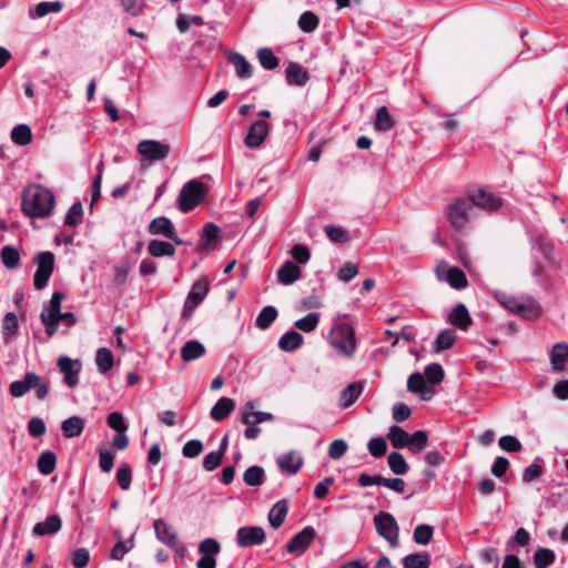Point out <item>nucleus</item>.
<instances>
[{"instance_id":"e2e57ef3","label":"nucleus","mask_w":568,"mask_h":568,"mask_svg":"<svg viewBox=\"0 0 568 568\" xmlns=\"http://www.w3.org/2000/svg\"><path fill=\"white\" fill-rule=\"evenodd\" d=\"M444 369L438 363H433L425 367V377L430 384H439L444 379Z\"/></svg>"},{"instance_id":"423d86ee","label":"nucleus","mask_w":568,"mask_h":568,"mask_svg":"<svg viewBox=\"0 0 568 568\" xmlns=\"http://www.w3.org/2000/svg\"><path fill=\"white\" fill-rule=\"evenodd\" d=\"M64 298V294L60 291L53 292L49 306L45 307L41 314L40 318L42 324L45 327V333L48 336H52L55 334L59 327V316H61V303Z\"/></svg>"},{"instance_id":"052dcab7","label":"nucleus","mask_w":568,"mask_h":568,"mask_svg":"<svg viewBox=\"0 0 568 568\" xmlns=\"http://www.w3.org/2000/svg\"><path fill=\"white\" fill-rule=\"evenodd\" d=\"M116 483L122 490H128L132 483V469L129 464H123L116 470Z\"/></svg>"},{"instance_id":"f03ea898","label":"nucleus","mask_w":568,"mask_h":568,"mask_svg":"<svg viewBox=\"0 0 568 568\" xmlns=\"http://www.w3.org/2000/svg\"><path fill=\"white\" fill-rule=\"evenodd\" d=\"M495 297L505 308L526 320H536L541 315L540 304L531 296L517 298L507 293L497 292Z\"/></svg>"},{"instance_id":"412c9836","label":"nucleus","mask_w":568,"mask_h":568,"mask_svg":"<svg viewBox=\"0 0 568 568\" xmlns=\"http://www.w3.org/2000/svg\"><path fill=\"white\" fill-rule=\"evenodd\" d=\"M448 321L452 325L456 326L462 331H467L473 323L469 312L463 303L456 305L452 310L448 316Z\"/></svg>"},{"instance_id":"f8f14e48","label":"nucleus","mask_w":568,"mask_h":568,"mask_svg":"<svg viewBox=\"0 0 568 568\" xmlns=\"http://www.w3.org/2000/svg\"><path fill=\"white\" fill-rule=\"evenodd\" d=\"M138 152L146 160L162 161L171 152V146L156 140H143L138 144Z\"/></svg>"},{"instance_id":"20e7f679","label":"nucleus","mask_w":568,"mask_h":568,"mask_svg":"<svg viewBox=\"0 0 568 568\" xmlns=\"http://www.w3.org/2000/svg\"><path fill=\"white\" fill-rule=\"evenodd\" d=\"M206 186L203 182L194 179L183 185L179 194V209L186 213L200 205L206 195Z\"/></svg>"},{"instance_id":"774afa93","label":"nucleus","mask_w":568,"mask_h":568,"mask_svg":"<svg viewBox=\"0 0 568 568\" xmlns=\"http://www.w3.org/2000/svg\"><path fill=\"white\" fill-rule=\"evenodd\" d=\"M203 450V444L199 439H191L186 442L182 448V454L186 458H195Z\"/></svg>"},{"instance_id":"a211bd4d","label":"nucleus","mask_w":568,"mask_h":568,"mask_svg":"<svg viewBox=\"0 0 568 568\" xmlns=\"http://www.w3.org/2000/svg\"><path fill=\"white\" fill-rule=\"evenodd\" d=\"M270 125L263 120L254 122L245 136V144L248 148H258L266 139Z\"/></svg>"},{"instance_id":"39448f33","label":"nucleus","mask_w":568,"mask_h":568,"mask_svg":"<svg viewBox=\"0 0 568 568\" xmlns=\"http://www.w3.org/2000/svg\"><path fill=\"white\" fill-rule=\"evenodd\" d=\"M474 207L467 199H458L450 203L446 210V217L450 225L460 231L466 227L473 215Z\"/></svg>"},{"instance_id":"a18cd8bd","label":"nucleus","mask_w":568,"mask_h":568,"mask_svg":"<svg viewBox=\"0 0 568 568\" xmlns=\"http://www.w3.org/2000/svg\"><path fill=\"white\" fill-rule=\"evenodd\" d=\"M276 317L277 310L274 306H265L257 315L255 320V325L260 329H267L271 326V324L276 320Z\"/></svg>"},{"instance_id":"a878e982","label":"nucleus","mask_w":568,"mask_h":568,"mask_svg":"<svg viewBox=\"0 0 568 568\" xmlns=\"http://www.w3.org/2000/svg\"><path fill=\"white\" fill-rule=\"evenodd\" d=\"M302 276V270L292 261H286L277 271V277L283 285H291Z\"/></svg>"},{"instance_id":"79ce46f5","label":"nucleus","mask_w":568,"mask_h":568,"mask_svg":"<svg viewBox=\"0 0 568 568\" xmlns=\"http://www.w3.org/2000/svg\"><path fill=\"white\" fill-rule=\"evenodd\" d=\"M55 465L57 456L54 453L50 450L41 453L38 459V469L42 475L48 476L51 473H53V470L55 469Z\"/></svg>"},{"instance_id":"f3484780","label":"nucleus","mask_w":568,"mask_h":568,"mask_svg":"<svg viewBox=\"0 0 568 568\" xmlns=\"http://www.w3.org/2000/svg\"><path fill=\"white\" fill-rule=\"evenodd\" d=\"M255 402L247 400L242 407L241 422L245 425H257L265 422H273L274 415L267 412H255Z\"/></svg>"},{"instance_id":"4c0bfd02","label":"nucleus","mask_w":568,"mask_h":568,"mask_svg":"<svg viewBox=\"0 0 568 568\" xmlns=\"http://www.w3.org/2000/svg\"><path fill=\"white\" fill-rule=\"evenodd\" d=\"M404 568H428L430 555L428 552H415L405 556L402 560Z\"/></svg>"},{"instance_id":"6e6552de","label":"nucleus","mask_w":568,"mask_h":568,"mask_svg":"<svg viewBox=\"0 0 568 568\" xmlns=\"http://www.w3.org/2000/svg\"><path fill=\"white\" fill-rule=\"evenodd\" d=\"M207 293L209 281L205 277L194 282L184 302L181 320H190L195 308L205 300Z\"/></svg>"},{"instance_id":"473e14b6","label":"nucleus","mask_w":568,"mask_h":568,"mask_svg":"<svg viewBox=\"0 0 568 568\" xmlns=\"http://www.w3.org/2000/svg\"><path fill=\"white\" fill-rule=\"evenodd\" d=\"M230 62L234 65L236 75L241 79H248L252 77V65L251 63L237 52L232 53L229 57Z\"/></svg>"},{"instance_id":"49530a36","label":"nucleus","mask_w":568,"mask_h":568,"mask_svg":"<svg viewBox=\"0 0 568 568\" xmlns=\"http://www.w3.org/2000/svg\"><path fill=\"white\" fill-rule=\"evenodd\" d=\"M556 559L555 552L549 548H538L534 554L536 568H548Z\"/></svg>"},{"instance_id":"393cba45","label":"nucleus","mask_w":568,"mask_h":568,"mask_svg":"<svg viewBox=\"0 0 568 568\" xmlns=\"http://www.w3.org/2000/svg\"><path fill=\"white\" fill-rule=\"evenodd\" d=\"M568 361V344L557 343L550 352V364L554 373H561Z\"/></svg>"},{"instance_id":"b1692460","label":"nucleus","mask_w":568,"mask_h":568,"mask_svg":"<svg viewBox=\"0 0 568 568\" xmlns=\"http://www.w3.org/2000/svg\"><path fill=\"white\" fill-rule=\"evenodd\" d=\"M62 527V520L58 515L47 517L44 521L34 525L32 534L38 537L57 534Z\"/></svg>"},{"instance_id":"f704fd0d","label":"nucleus","mask_w":568,"mask_h":568,"mask_svg":"<svg viewBox=\"0 0 568 568\" xmlns=\"http://www.w3.org/2000/svg\"><path fill=\"white\" fill-rule=\"evenodd\" d=\"M95 364L101 374H106L114 366L112 352L106 347H100L95 354Z\"/></svg>"},{"instance_id":"7c9ffc66","label":"nucleus","mask_w":568,"mask_h":568,"mask_svg":"<svg viewBox=\"0 0 568 568\" xmlns=\"http://www.w3.org/2000/svg\"><path fill=\"white\" fill-rule=\"evenodd\" d=\"M303 336L296 331H290L282 335L278 347L284 352H294L303 344Z\"/></svg>"},{"instance_id":"dca6fc26","label":"nucleus","mask_w":568,"mask_h":568,"mask_svg":"<svg viewBox=\"0 0 568 568\" xmlns=\"http://www.w3.org/2000/svg\"><path fill=\"white\" fill-rule=\"evenodd\" d=\"M58 367L64 375L65 384L73 388L78 385L81 363L78 359H71L68 356H61L58 359Z\"/></svg>"},{"instance_id":"2f4dec72","label":"nucleus","mask_w":568,"mask_h":568,"mask_svg":"<svg viewBox=\"0 0 568 568\" xmlns=\"http://www.w3.org/2000/svg\"><path fill=\"white\" fill-rule=\"evenodd\" d=\"M204 353V345L195 339L187 341L181 348V357L184 362L197 359L203 356Z\"/></svg>"},{"instance_id":"58836bf2","label":"nucleus","mask_w":568,"mask_h":568,"mask_svg":"<svg viewBox=\"0 0 568 568\" xmlns=\"http://www.w3.org/2000/svg\"><path fill=\"white\" fill-rule=\"evenodd\" d=\"M387 438L394 448L400 449L408 445L409 434L399 426H390Z\"/></svg>"},{"instance_id":"c756f323","label":"nucleus","mask_w":568,"mask_h":568,"mask_svg":"<svg viewBox=\"0 0 568 568\" xmlns=\"http://www.w3.org/2000/svg\"><path fill=\"white\" fill-rule=\"evenodd\" d=\"M61 429L67 438L78 437L84 429V420L79 416H71L62 422Z\"/></svg>"},{"instance_id":"9d476101","label":"nucleus","mask_w":568,"mask_h":568,"mask_svg":"<svg viewBox=\"0 0 568 568\" xmlns=\"http://www.w3.org/2000/svg\"><path fill=\"white\" fill-rule=\"evenodd\" d=\"M153 527L159 541L171 548L178 556L183 557L185 555L186 547L180 541L178 534L168 523L159 518L153 521Z\"/></svg>"},{"instance_id":"6ab92c4d","label":"nucleus","mask_w":568,"mask_h":568,"mask_svg":"<svg viewBox=\"0 0 568 568\" xmlns=\"http://www.w3.org/2000/svg\"><path fill=\"white\" fill-rule=\"evenodd\" d=\"M277 465L283 474L294 475L303 466V458L295 452L283 454L276 459Z\"/></svg>"},{"instance_id":"de8ad7c7","label":"nucleus","mask_w":568,"mask_h":568,"mask_svg":"<svg viewBox=\"0 0 568 568\" xmlns=\"http://www.w3.org/2000/svg\"><path fill=\"white\" fill-rule=\"evenodd\" d=\"M11 139L16 144L27 145L32 140L31 129L27 124H18L11 131Z\"/></svg>"},{"instance_id":"c03bdc74","label":"nucleus","mask_w":568,"mask_h":568,"mask_svg":"<svg viewBox=\"0 0 568 568\" xmlns=\"http://www.w3.org/2000/svg\"><path fill=\"white\" fill-rule=\"evenodd\" d=\"M446 281L456 290L465 288L468 284L466 274L459 267H450L447 271Z\"/></svg>"},{"instance_id":"13d9d810","label":"nucleus","mask_w":568,"mask_h":568,"mask_svg":"<svg viewBox=\"0 0 568 568\" xmlns=\"http://www.w3.org/2000/svg\"><path fill=\"white\" fill-rule=\"evenodd\" d=\"M324 232L335 243H345L349 240L347 232L341 226L328 224L324 226Z\"/></svg>"},{"instance_id":"09e8293b","label":"nucleus","mask_w":568,"mask_h":568,"mask_svg":"<svg viewBox=\"0 0 568 568\" xmlns=\"http://www.w3.org/2000/svg\"><path fill=\"white\" fill-rule=\"evenodd\" d=\"M1 261L7 268H16L20 262L19 251L10 245L3 246L1 250Z\"/></svg>"},{"instance_id":"9b49d317","label":"nucleus","mask_w":568,"mask_h":568,"mask_svg":"<svg viewBox=\"0 0 568 568\" xmlns=\"http://www.w3.org/2000/svg\"><path fill=\"white\" fill-rule=\"evenodd\" d=\"M467 197L473 207L476 206L487 212L497 211L503 206V199L485 189L468 191Z\"/></svg>"},{"instance_id":"4be33fe9","label":"nucleus","mask_w":568,"mask_h":568,"mask_svg":"<svg viewBox=\"0 0 568 568\" xmlns=\"http://www.w3.org/2000/svg\"><path fill=\"white\" fill-rule=\"evenodd\" d=\"M285 78L290 85L303 87L310 80V74L301 64L290 62L285 70Z\"/></svg>"},{"instance_id":"a19ab883","label":"nucleus","mask_w":568,"mask_h":568,"mask_svg":"<svg viewBox=\"0 0 568 568\" xmlns=\"http://www.w3.org/2000/svg\"><path fill=\"white\" fill-rule=\"evenodd\" d=\"M374 126L377 131L387 132L393 129L394 121L385 105L376 110V118Z\"/></svg>"},{"instance_id":"ddd939ff","label":"nucleus","mask_w":568,"mask_h":568,"mask_svg":"<svg viewBox=\"0 0 568 568\" xmlns=\"http://www.w3.org/2000/svg\"><path fill=\"white\" fill-rule=\"evenodd\" d=\"M265 538V531L260 526H244L236 532V544L241 548L262 545Z\"/></svg>"},{"instance_id":"5701e85b","label":"nucleus","mask_w":568,"mask_h":568,"mask_svg":"<svg viewBox=\"0 0 568 568\" xmlns=\"http://www.w3.org/2000/svg\"><path fill=\"white\" fill-rule=\"evenodd\" d=\"M363 382H353L348 384L339 394L338 406L341 408H347L353 405L363 393Z\"/></svg>"},{"instance_id":"680f3d73","label":"nucleus","mask_w":568,"mask_h":568,"mask_svg":"<svg viewBox=\"0 0 568 568\" xmlns=\"http://www.w3.org/2000/svg\"><path fill=\"white\" fill-rule=\"evenodd\" d=\"M190 24L200 26L203 24V19L201 16H186L180 13L176 18V27L181 33H185L189 31Z\"/></svg>"},{"instance_id":"1a4fd4ad","label":"nucleus","mask_w":568,"mask_h":568,"mask_svg":"<svg viewBox=\"0 0 568 568\" xmlns=\"http://www.w3.org/2000/svg\"><path fill=\"white\" fill-rule=\"evenodd\" d=\"M33 263L37 264L33 278L34 287L43 290L48 285L54 270V255L49 251L40 252L34 256Z\"/></svg>"},{"instance_id":"4d7b16f0","label":"nucleus","mask_w":568,"mask_h":568,"mask_svg":"<svg viewBox=\"0 0 568 568\" xmlns=\"http://www.w3.org/2000/svg\"><path fill=\"white\" fill-rule=\"evenodd\" d=\"M83 216V207L81 202L73 203L65 216L64 224L68 226H77L81 224Z\"/></svg>"},{"instance_id":"cd10ccee","label":"nucleus","mask_w":568,"mask_h":568,"mask_svg":"<svg viewBox=\"0 0 568 568\" xmlns=\"http://www.w3.org/2000/svg\"><path fill=\"white\" fill-rule=\"evenodd\" d=\"M235 408V403L232 398L221 397L210 412V416L215 422L224 420Z\"/></svg>"},{"instance_id":"864d4df0","label":"nucleus","mask_w":568,"mask_h":568,"mask_svg":"<svg viewBox=\"0 0 568 568\" xmlns=\"http://www.w3.org/2000/svg\"><path fill=\"white\" fill-rule=\"evenodd\" d=\"M200 555L214 557L221 552V544L214 538L203 539L197 547Z\"/></svg>"},{"instance_id":"69168bd1","label":"nucleus","mask_w":568,"mask_h":568,"mask_svg":"<svg viewBox=\"0 0 568 568\" xmlns=\"http://www.w3.org/2000/svg\"><path fill=\"white\" fill-rule=\"evenodd\" d=\"M501 449L508 452V453H517L520 452L523 446L521 443L511 435H505L499 438L498 442Z\"/></svg>"},{"instance_id":"7ed1b4c3","label":"nucleus","mask_w":568,"mask_h":568,"mask_svg":"<svg viewBox=\"0 0 568 568\" xmlns=\"http://www.w3.org/2000/svg\"><path fill=\"white\" fill-rule=\"evenodd\" d=\"M331 345L342 355L352 357L356 349L355 329L347 323L333 326L329 332Z\"/></svg>"},{"instance_id":"5fc2aeb1","label":"nucleus","mask_w":568,"mask_h":568,"mask_svg":"<svg viewBox=\"0 0 568 568\" xmlns=\"http://www.w3.org/2000/svg\"><path fill=\"white\" fill-rule=\"evenodd\" d=\"M320 323V315L317 313H308L306 316L295 322V327L305 333L313 332Z\"/></svg>"},{"instance_id":"aec40b11","label":"nucleus","mask_w":568,"mask_h":568,"mask_svg":"<svg viewBox=\"0 0 568 568\" xmlns=\"http://www.w3.org/2000/svg\"><path fill=\"white\" fill-rule=\"evenodd\" d=\"M39 383V375L29 372L24 375L23 379L14 381L10 385V394L13 397H21L30 389H33Z\"/></svg>"},{"instance_id":"c9c22d12","label":"nucleus","mask_w":568,"mask_h":568,"mask_svg":"<svg viewBox=\"0 0 568 568\" xmlns=\"http://www.w3.org/2000/svg\"><path fill=\"white\" fill-rule=\"evenodd\" d=\"M63 8L61 1H42L30 9L31 18H42L51 12H60Z\"/></svg>"},{"instance_id":"0e129e2a","label":"nucleus","mask_w":568,"mask_h":568,"mask_svg":"<svg viewBox=\"0 0 568 568\" xmlns=\"http://www.w3.org/2000/svg\"><path fill=\"white\" fill-rule=\"evenodd\" d=\"M367 448L372 456L379 458L384 456L387 452L386 439L379 436L374 437L368 442Z\"/></svg>"},{"instance_id":"3c124183","label":"nucleus","mask_w":568,"mask_h":568,"mask_svg":"<svg viewBox=\"0 0 568 568\" xmlns=\"http://www.w3.org/2000/svg\"><path fill=\"white\" fill-rule=\"evenodd\" d=\"M434 528L430 525L422 524L416 526L413 532V539L418 545H428L433 538Z\"/></svg>"},{"instance_id":"2eb2a0df","label":"nucleus","mask_w":568,"mask_h":568,"mask_svg":"<svg viewBox=\"0 0 568 568\" xmlns=\"http://www.w3.org/2000/svg\"><path fill=\"white\" fill-rule=\"evenodd\" d=\"M315 536V529L307 526L290 539L286 544V550L290 554L303 555L310 548Z\"/></svg>"},{"instance_id":"338daca9","label":"nucleus","mask_w":568,"mask_h":568,"mask_svg":"<svg viewBox=\"0 0 568 568\" xmlns=\"http://www.w3.org/2000/svg\"><path fill=\"white\" fill-rule=\"evenodd\" d=\"M347 448V443L344 439H335L329 444L328 456L337 460L346 454Z\"/></svg>"},{"instance_id":"e433bc0d","label":"nucleus","mask_w":568,"mask_h":568,"mask_svg":"<svg viewBox=\"0 0 568 568\" xmlns=\"http://www.w3.org/2000/svg\"><path fill=\"white\" fill-rule=\"evenodd\" d=\"M19 329L18 318L14 313L9 312L2 322V336L4 343H10Z\"/></svg>"},{"instance_id":"f257e3e1","label":"nucleus","mask_w":568,"mask_h":568,"mask_svg":"<svg viewBox=\"0 0 568 568\" xmlns=\"http://www.w3.org/2000/svg\"><path fill=\"white\" fill-rule=\"evenodd\" d=\"M55 205L53 193L40 185L31 184L22 192L21 211L33 219H44L51 215Z\"/></svg>"},{"instance_id":"bb28decb","label":"nucleus","mask_w":568,"mask_h":568,"mask_svg":"<svg viewBox=\"0 0 568 568\" xmlns=\"http://www.w3.org/2000/svg\"><path fill=\"white\" fill-rule=\"evenodd\" d=\"M407 388L410 393L420 394L422 398H432L433 390L427 387L425 377L420 373H413L407 379Z\"/></svg>"},{"instance_id":"6e6d98bb","label":"nucleus","mask_w":568,"mask_h":568,"mask_svg":"<svg viewBox=\"0 0 568 568\" xmlns=\"http://www.w3.org/2000/svg\"><path fill=\"white\" fill-rule=\"evenodd\" d=\"M318 26V17L312 11H305L298 19V27L305 33L313 32Z\"/></svg>"},{"instance_id":"c85d7f7f","label":"nucleus","mask_w":568,"mask_h":568,"mask_svg":"<svg viewBox=\"0 0 568 568\" xmlns=\"http://www.w3.org/2000/svg\"><path fill=\"white\" fill-rule=\"evenodd\" d=\"M288 513V503L286 499L278 500L268 513V521L273 528H280Z\"/></svg>"},{"instance_id":"37998d69","label":"nucleus","mask_w":568,"mask_h":568,"mask_svg":"<svg viewBox=\"0 0 568 568\" xmlns=\"http://www.w3.org/2000/svg\"><path fill=\"white\" fill-rule=\"evenodd\" d=\"M387 463L395 475H405L409 469L404 456L398 452L390 453L387 457Z\"/></svg>"},{"instance_id":"bf43d9fd","label":"nucleus","mask_w":568,"mask_h":568,"mask_svg":"<svg viewBox=\"0 0 568 568\" xmlns=\"http://www.w3.org/2000/svg\"><path fill=\"white\" fill-rule=\"evenodd\" d=\"M456 338L455 331L445 329L436 338L435 348L437 352L448 349L453 346Z\"/></svg>"},{"instance_id":"ea45409f","label":"nucleus","mask_w":568,"mask_h":568,"mask_svg":"<svg viewBox=\"0 0 568 568\" xmlns=\"http://www.w3.org/2000/svg\"><path fill=\"white\" fill-rule=\"evenodd\" d=\"M265 471L261 466L254 465L248 467L243 475V481L247 486L257 487L264 483Z\"/></svg>"},{"instance_id":"603ef678","label":"nucleus","mask_w":568,"mask_h":568,"mask_svg":"<svg viewBox=\"0 0 568 568\" xmlns=\"http://www.w3.org/2000/svg\"><path fill=\"white\" fill-rule=\"evenodd\" d=\"M428 436L425 430H416L409 435L408 447L413 453H419L427 446Z\"/></svg>"},{"instance_id":"4468645a","label":"nucleus","mask_w":568,"mask_h":568,"mask_svg":"<svg viewBox=\"0 0 568 568\" xmlns=\"http://www.w3.org/2000/svg\"><path fill=\"white\" fill-rule=\"evenodd\" d=\"M148 231L151 235H162L178 245L183 243V241L178 236L174 224L166 216H158L153 219L148 226Z\"/></svg>"},{"instance_id":"8fccbe9b","label":"nucleus","mask_w":568,"mask_h":568,"mask_svg":"<svg viewBox=\"0 0 568 568\" xmlns=\"http://www.w3.org/2000/svg\"><path fill=\"white\" fill-rule=\"evenodd\" d=\"M257 59L261 65L266 70H274L278 67V59L270 48L257 50Z\"/></svg>"},{"instance_id":"0eeeda50","label":"nucleus","mask_w":568,"mask_h":568,"mask_svg":"<svg viewBox=\"0 0 568 568\" xmlns=\"http://www.w3.org/2000/svg\"><path fill=\"white\" fill-rule=\"evenodd\" d=\"M377 534L386 539L392 547L398 546L399 527L394 516L387 511H379L374 517Z\"/></svg>"},{"instance_id":"72a5a7b5","label":"nucleus","mask_w":568,"mask_h":568,"mask_svg":"<svg viewBox=\"0 0 568 568\" xmlns=\"http://www.w3.org/2000/svg\"><path fill=\"white\" fill-rule=\"evenodd\" d=\"M148 251L153 257L173 256L175 247L165 241L151 240L148 244Z\"/></svg>"}]
</instances>
